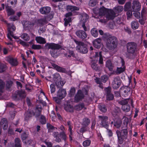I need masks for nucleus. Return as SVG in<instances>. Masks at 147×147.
<instances>
[{"label": "nucleus", "mask_w": 147, "mask_h": 147, "mask_svg": "<svg viewBox=\"0 0 147 147\" xmlns=\"http://www.w3.org/2000/svg\"><path fill=\"white\" fill-rule=\"evenodd\" d=\"M91 32L92 35L93 36L95 37L97 36L98 33V30L96 28H94L92 29Z\"/></svg>", "instance_id": "obj_49"}, {"label": "nucleus", "mask_w": 147, "mask_h": 147, "mask_svg": "<svg viewBox=\"0 0 147 147\" xmlns=\"http://www.w3.org/2000/svg\"><path fill=\"white\" fill-rule=\"evenodd\" d=\"M47 128L48 129V131L49 132H51V130H54L55 129H57V128L55 127L49 123H47Z\"/></svg>", "instance_id": "obj_52"}, {"label": "nucleus", "mask_w": 147, "mask_h": 147, "mask_svg": "<svg viewBox=\"0 0 147 147\" xmlns=\"http://www.w3.org/2000/svg\"><path fill=\"white\" fill-rule=\"evenodd\" d=\"M115 13L114 11L111 9L108 10L106 14V17L107 20L113 19L115 17Z\"/></svg>", "instance_id": "obj_15"}, {"label": "nucleus", "mask_w": 147, "mask_h": 147, "mask_svg": "<svg viewBox=\"0 0 147 147\" xmlns=\"http://www.w3.org/2000/svg\"><path fill=\"white\" fill-rule=\"evenodd\" d=\"M33 116H35L34 110H29L25 114V119L26 120H28L30 117Z\"/></svg>", "instance_id": "obj_20"}, {"label": "nucleus", "mask_w": 147, "mask_h": 147, "mask_svg": "<svg viewBox=\"0 0 147 147\" xmlns=\"http://www.w3.org/2000/svg\"><path fill=\"white\" fill-rule=\"evenodd\" d=\"M61 78L59 74L56 73L53 75V79L56 81L61 79Z\"/></svg>", "instance_id": "obj_60"}, {"label": "nucleus", "mask_w": 147, "mask_h": 147, "mask_svg": "<svg viewBox=\"0 0 147 147\" xmlns=\"http://www.w3.org/2000/svg\"><path fill=\"white\" fill-rule=\"evenodd\" d=\"M67 124L69 127L68 131H69V138L70 140V141H71L72 140V127L71 125V123L70 121H67Z\"/></svg>", "instance_id": "obj_27"}, {"label": "nucleus", "mask_w": 147, "mask_h": 147, "mask_svg": "<svg viewBox=\"0 0 147 147\" xmlns=\"http://www.w3.org/2000/svg\"><path fill=\"white\" fill-rule=\"evenodd\" d=\"M122 121L120 119H117L115 121L114 124V126L117 128H119L121 127Z\"/></svg>", "instance_id": "obj_40"}, {"label": "nucleus", "mask_w": 147, "mask_h": 147, "mask_svg": "<svg viewBox=\"0 0 147 147\" xmlns=\"http://www.w3.org/2000/svg\"><path fill=\"white\" fill-rule=\"evenodd\" d=\"M42 109L41 105H38L36 106L35 108L34 109V110L35 111L34 115L36 117H38L40 115Z\"/></svg>", "instance_id": "obj_21"}, {"label": "nucleus", "mask_w": 147, "mask_h": 147, "mask_svg": "<svg viewBox=\"0 0 147 147\" xmlns=\"http://www.w3.org/2000/svg\"><path fill=\"white\" fill-rule=\"evenodd\" d=\"M73 40L77 45L76 48L80 52L83 53H87L88 50L86 47V45L84 42L77 41L74 38Z\"/></svg>", "instance_id": "obj_6"}, {"label": "nucleus", "mask_w": 147, "mask_h": 147, "mask_svg": "<svg viewBox=\"0 0 147 147\" xmlns=\"http://www.w3.org/2000/svg\"><path fill=\"white\" fill-rule=\"evenodd\" d=\"M21 37L22 39L26 41L29 40L30 39L29 35L27 33H24L22 34Z\"/></svg>", "instance_id": "obj_44"}, {"label": "nucleus", "mask_w": 147, "mask_h": 147, "mask_svg": "<svg viewBox=\"0 0 147 147\" xmlns=\"http://www.w3.org/2000/svg\"><path fill=\"white\" fill-rule=\"evenodd\" d=\"M123 123V125L122 128H126L128 122V119L127 117L124 116L122 118Z\"/></svg>", "instance_id": "obj_37"}, {"label": "nucleus", "mask_w": 147, "mask_h": 147, "mask_svg": "<svg viewBox=\"0 0 147 147\" xmlns=\"http://www.w3.org/2000/svg\"><path fill=\"white\" fill-rule=\"evenodd\" d=\"M38 24L40 25V26H42L45 24L47 23L44 18L42 19H39L38 20Z\"/></svg>", "instance_id": "obj_45"}, {"label": "nucleus", "mask_w": 147, "mask_h": 147, "mask_svg": "<svg viewBox=\"0 0 147 147\" xmlns=\"http://www.w3.org/2000/svg\"><path fill=\"white\" fill-rule=\"evenodd\" d=\"M115 11L118 13L121 12L123 9V7L122 6H118L115 7Z\"/></svg>", "instance_id": "obj_58"}, {"label": "nucleus", "mask_w": 147, "mask_h": 147, "mask_svg": "<svg viewBox=\"0 0 147 147\" xmlns=\"http://www.w3.org/2000/svg\"><path fill=\"white\" fill-rule=\"evenodd\" d=\"M132 9V8H131V3L130 2H128L126 3L124 7V10L126 11L128 10Z\"/></svg>", "instance_id": "obj_41"}, {"label": "nucleus", "mask_w": 147, "mask_h": 147, "mask_svg": "<svg viewBox=\"0 0 147 147\" xmlns=\"http://www.w3.org/2000/svg\"><path fill=\"white\" fill-rule=\"evenodd\" d=\"M53 16L52 14H49L46 16H45L44 18L46 20L47 22L48 23V22L50 21L52 18H53Z\"/></svg>", "instance_id": "obj_61"}, {"label": "nucleus", "mask_w": 147, "mask_h": 147, "mask_svg": "<svg viewBox=\"0 0 147 147\" xmlns=\"http://www.w3.org/2000/svg\"><path fill=\"white\" fill-rule=\"evenodd\" d=\"M51 10V8L49 7H41L39 9L40 12L42 14L46 15L49 13Z\"/></svg>", "instance_id": "obj_19"}, {"label": "nucleus", "mask_w": 147, "mask_h": 147, "mask_svg": "<svg viewBox=\"0 0 147 147\" xmlns=\"http://www.w3.org/2000/svg\"><path fill=\"white\" fill-rule=\"evenodd\" d=\"M31 48L34 50H40L42 48V47L40 45L33 44L32 45Z\"/></svg>", "instance_id": "obj_54"}, {"label": "nucleus", "mask_w": 147, "mask_h": 147, "mask_svg": "<svg viewBox=\"0 0 147 147\" xmlns=\"http://www.w3.org/2000/svg\"><path fill=\"white\" fill-rule=\"evenodd\" d=\"M121 63L122 67H117L116 72L117 74H120L125 70L126 67L124 65L125 61L123 59H121Z\"/></svg>", "instance_id": "obj_17"}, {"label": "nucleus", "mask_w": 147, "mask_h": 147, "mask_svg": "<svg viewBox=\"0 0 147 147\" xmlns=\"http://www.w3.org/2000/svg\"><path fill=\"white\" fill-rule=\"evenodd\" d=\"M64 109L67 112H73L74 111L73 107L69 104H65L64 106Z\"/></svg>", "instance_id": "obj_25"}, {"label": "nucleus", "mask_w": 147, "mask_h": 147, "mask_svg": "<svg viewBox=\"0 0 147 147\" xmlns=\"http://www.w3.org/2000/svg\"><path fill=\"white\" fill-rule=\"evenodd\" d=\"M92 10L93 13L96 15H98L99 16H102L106 14L108 9L102 6L99 10L97 8H95L93 9Z\"/></svg>", "instance_id": "obj_9"}, {"label": "nucleus", "mask_w": 147, "mask_h": 147, "mask_svg": "<svg viewBox=\"0 0 147 147\" xmlns=\"http://www.w3.org/2000/svg\"><path fill=\"white\" fill-rule=\"evenodd\" d=\"M141 5L139 1L137 0H134L132 3V11L136 12L140 10Z\"/></svg>", "instance_id": "obj_11"}, {"label": "nucleus", "mask_w": 147, "mask_h": 147, "mask_svg": "<svg viewBox=\"0 0 147 147\" xmlns=\"http://www.w3.org/2000/svg\"><path fill=\"white\" fill-rule=\"evenodd\" d=\"M121 83V80L119 77H117L114 78L112 82V86L115 89H117L120 86Z\"/></svg>", "instance_id": "obj_12"}, {"label": "nucleus", "mask_w": 147, "mask_h": 147, "mask_svg": "<svg viewBox=\"0 0 147 147\" xmlns=\"http://www.w3.org/2000/svg\"><path fill=\"white\" fill-rule=\"evenodd\" d=\"M120 112V109L118 107L115 108L111 112L112 115L114 117H117Z\"/></svg>", "instance_id": "obj_34"}, {"label": "nucleus", "mask_w": 147, "mask_h": 147, "mask_svg": "<svg viewBox=\"0 0 147 147\" xmlns=\"http://www.w3.org/2000/svg\"><path fill=\"white\" fill-rule=\"evenodd\" d=\"M83 120L82 125L84 126L87 127L90 123V120L88 118L85 117L84 118Z\"/></svg>", "instance_id": "obj_43"}, {"label": "nucleus", "mask_w": 147, "mask_h": 147, "mask_svg": "<svg viewBox=\"0 0 147 147\" xmlns=\"http://www.w3.org/2000/svg\"><path fill=\"white\" fill-rule=\"evenodd\" d=\"M65 82V81H61V79H60L58 81L56 80L55 82V84L58 87L61 88L64 85Z\"/></svg>", "instance_id": "obj_36"}, {"label": "nucleus", "mask_w": 147, "mask_h": 147, "mask_svg": "<svg viewBox=\"0 0 147 147\" xmlns=\"http://www.w3.org/2000/svg\"><path fill=\"white\" fill-rule=\"evenodd\" d=\"M6 60L12 66H16L18 65V62L17 59L15 58H13L11 56H8L6 58Z\"/></svg>", "instance_id": "obj_14"}, {"label": "nucleus", "mask_w": 147, "mask_h": 147, "mask_svg": "<svg viewBox=\"0 0 147 147\" xmlns=\"http://www.w3.org/2000/svg\"><path fill=\"white\" fill-rule=\"evenodd\" d=\"M120 92L122 96L126 97H128L131 93V89L128 86L121 88L120 89Z\"/></svg>", "instance_id": "obj_10"}, {"label": "nucleus", "mask_w": 147, "mask_h": 147, "mask_svg": "<svg viewBox=\"0 0 147 147\" xmlns=\"http://www.w3.org/2000/svg\"><path fill=\"white\" fill-rule=\"evenodd\" d=\"M147 13V11L146 9H143L141 11V18H144V19H146V14Z\"/></svg>", "instance_id": "obj_53"}, {"label": "nucleus", "mask_w": 147, "mask_h": 147, "mask_svg": "<svg viewBox=\"0 0 147 147\" xmlns=\"http://www.w3.org/2000/svg\"><path fill=\"white\" fill-rule=\"evenodd\" d=\"M52 136L54 137L55 140L57 142H61V138H59V133L57 131H53Z\"/></svg>", "instance_id": "obj_24"}, {"label": "nucleus", "mask_w": 147, "mask_h": 147, "mask_svg": "<svg viewBox=\"0 0 147 147\" xmlns=\"http://www.w3.org/2000/svg\"><path fill=\"white\" fill-rule=\"evenodd\" d=\"M98 107L102 112L105 113L107 111V108L105 105L100 104L98 105Z\"/></svg>", "instance_id": "obj_47"}, {"label": "nucleus", "mask_w": 147, "mask_h": 147, "mask_svg": "<svg viewBox=\"0 0 147 147\" xmlns=\"http://www.w3.org/2000/svg\"><path fill=\"white\" fill-rule=\"evenodd\" d=\"M98 119L100 121V124L103 127L107 129L109 127L108 122V117L106 115H99L98 116Z\"/></svg>", "instance_id": "obj_8"}, {"label": "nucleus", "mask_w": 147, "mask_h": 147, "mask_svg": "<svg viewBox=\"0 0 147 147\" xmlns=\"http://www.w3.org/2000/svg\"><path fill=\"white\" fill-rule=\"evenodd\" d=\"M64 26H67L69 24V26H70L71 25L69 24V23L71 22L72 21V18H64Z\"/></svg>", "instance_id": "obj_50"}, {"label": "nucleus", "mask_w": 147, "mask_h": 147, "mask_svg": "<svg viewBox=\"0 0 147 147\" xmlns=\"http://www.w3.org/2000/svg\"><path fill=\"white\" fill-rule=\"evenodd\" d=\"M15 147H22V142L19 138H17L15 139Z\"/></svg>", "instance_id": "obj_39"}, {"label": "nucleus", "mask_w": 147, "mask_h": 147, "mask_svg": "<svg viewBox=\"0 0 147 147\" xmlns=\"http://www.w3.org/2000/svg\"><path fill=\"white\" fill-rule=\"evenodd\" d=\"M75 92V88L74 87L71 88L70 90V92L69 94V96L71 97L73 96Z\"/></svg>", "instance_id": "obj_59"}, {"label": "nucleus", "mask_w": 147, "mask_h": 147, "mask_svg": "<svg viewBox=\"0 0 147 147\" xmlns=\"http://www.w3.org/2000/svg\"><path fill=\"white\" fill-rule=\"evenodd\" d=\"M106 44L107 47L108 49L113 50L117 46V39L114 36H109L107 38Z\"/></svg>", "instance_id": "obj_3"}, {"label": "nucleus", "mask_w": 147, "mask_h": 147, "mask_svg": "<svg viewBox=\"0 0 147 147\" xmlns=\"http://www.w3.org/2000/svg\"><path fill=\"white\" fill-rule=\"evenodd\" d=\"M106 66L110 71H113L114 66L111 60H109L106 61Z\"/></svg>", "instance_id": "obj_30"}, {"label": "nucleus", "mask_w": 147, "mask_h": 147, "mask_svg": "<svg viewBox=\"0 0 147 147\" xmlns=\"http://www.w3.org/2000/svg\"><path fill=\"white\" fill-rule=\"evenodd\" d=\"M127 52V55L129 57L130 55L133 54L135 52L137 47V44L134 42H128L126 45Z\"/></svg>", "instance_id": "obj_5"}, {"label": "nucleus", "mask_w": 147, "mask_h": 147, "mask_svg": "<svg viewBox=\"0 0 147 147\" xmlns=\"http://www.w3.org/2000/svg\"><path fill=\"white\" fill-rule=\"evenodd\" d=\"M66 94L65 90L60 89L57 92V96L60 99H63L66 96Z\"/></svg>", "instance_id": "obj_18"}, {"label": "nucleus", "mask_w": 147, "mask_h": 147, "mask_svg": "<svg viewBox=\"0 0 147 147\" xmlns=\"http://www.w3.org/2000/svg\"><path fill=\"white\" fill-rule=\"evenodd\" d=\"M26 95L24 91L23 90L18 91V94L16 96V98H24L26 97Z\"/></svg>", "instance_id": "obj_32"}, {"label": "nucleus", "mask_w": 147, "mask_h": 147, "mask_svg": "<svg viewBox=\"0 0 147 147\" xmlns=\"http://www.w3.org/2000/svg\"><path fill=\"white\" fill-rule=\"evenodd\" d=\"M91 66L92 68L96 71H99L100 70V67L95 62L92 63Z\"/></svg>", "instance_id": "obj_38"}, {"label": "nucleus", "mask_w": 147, "mask_h": 147, "mask_svg": "<svg viewBox=\"0 0 147 147\" xmlns=\"http://www.w3.org/2000/svg\"><path fill=\"white\" fill-rule=\"evenodd\" d=\"M127 11L126 14L127 16V19H128L129 18H130L132 16V12L133 11L131 9V10H128Z\"/></svg>", "instance_id": "obj_64"}, {"label": "nucleus", "mask_w": 147, "mask_h": 147, "mask_svg": "<svg viewBox=\"0 0 147 147\" xmlns=\"http://www.w3.org/2000/svg\"><path fill=\"white\" fill-rule=\"evenodd\" d=\"M28 137V135L25 132L23 133L21 135V137L23 141L26 139Z\"/></svg>", "instance_id": "obj_62"}, {"label": "nucleus", "mask_w": 147, "mask_h": 147, "mask_svg": "<svg viewBox=\"0 0 147 147\" xmlns=\"http://www.w3.org/2000/svg\"><path fill=\"white\" fill-rule=\"evenodd\" d=\"M131 28L134 30L137 29L139 26V24L137 20L132 21L131 23Z\"/></svg>", "instance_id": "obj_31"}, {"label": "nucleus", "mask_w": 147, "mask_h": 147, "mask_svg": "<svg viewBox=\"0 0 147 147\" xmlns=\"http://www.w3.org/2000/svg\"><path fill=\"white\" fill-rule=\"evenodd\" d=\"M89 16L86 13L82 14L80 24L83 28L84 30H78L76 32V34L79 38L83 40L87 37V34L86 31H87V29L89 28V26L88 24Z\"/></svg>", "instance_id": "obj_1"}, {"label": "nucleus", "mask_w": 147, "mask_h": 147, "mask_svg": "<svg viewBox=\"0 0 147 147\" xmlns=\"http://www.w3.org/2000/svg\"><path fill=\"white\" fill-rule=\"evenodd\" d=\"M17 3V0H7V4L8 5L10 3L11 5L15 6Z\"/></svg>", "instance_id": "obj_57"}, {"label": "nucleus", "mask_w": 147, "mask_h": 147, "mask_svg": "<svg viewBox=\"0 0 147 147\" xmlns=\"http://www.w3.org/2000/svg\"><path fill=\"white\" fill-rule=\"evenodd\" d=\"M94 46L96 48L99 49L101 46V40L100 38H97L94 40L93 43Z\"/></svg>", "instance_id": "obj_26"}, {"label": "nucleus", "mask_w": 147, "mask_h": 147, "mask_svg": "<svg viewBox=\"0 0 147 147\" xmlns=\"http://www.w3.org/2000/svg\"><path fill=\"white\" fill-rule=\"evenodd\" d=\"M50 90L51 93H53L55 91V87L54 84H51L50 86Z\"/></svg>", "instance_id": "obj_63"}, {"label": "nucleus", "mask_w": 147, "mask_h": 147, "mask_svg": "<svg viewBox=\"0 0 147 147\" xmlns=\"http://www.w3.org/2000/svg\"><path fill=\"white\" fill-rule=\"evenodd\" d=\"M60 137L61 139L65 141L67 140V137L65 132H61L59 133V138Z\"/></svg>", "instance_id": "obj_51"}, {"label": "nucleus", "mask_w": 147, "mask_h": 147, "mask_svg": "<svg viewBox=\"0 0 147 147\" xmlns=\"http://www.w3.org/2000/svg\"><path fill=\"white\" fill-rule=\"evenodd\" d=\"M5 7L6 9L8 16H10L13 15L15 13V11L8 5H6Z\"/></svg>", "instance_id": "obj_33"}, {"label": "nucleus", "mask_w": 147, "mask_h": 147, "mask_svg": "<svg viewBox=\"0 0 147 147\" xmlns=\"http://www.w3.org/2000/svg\"><path fill=\"white\" fill-rule=\"evenodd\" d=\"M51 63L53 68L58 72L62 73H65L66 72V70L65 68L61 67L54 63Z\"/></svg>", "instance_id": "obj_16"}, {"label": "nucleus", "mask_w": 147, "mask_h": 147, "mask_svg": "<svg viewBox=\"0 0 147 147\" xmlns=\"http://www.w3.org/2000/svg\"><path fill=\"white\" fill-rule=\"evenodd\" d=\"M88 129L89 128L87 126H83L80 128L79 131L80 133L83 134L87 131Z\"/></svg>", "instance_id": "obj_55"}, {"label": "nucleus", "mask_w": 147, "mask_h": 147, "mask_svg": "<svg viewBox=\"0 0 147 147\" xmlns=\"http://www.w3.org/2000/svg\"><path fill=\"white\" fill-rule=\"evenodd\" d=\"M61 48V46L57 44L54 43H47L45 45L44 48L45 50H49L51 49L50 53L52 56L54 58H57L58 56L57 50Z\"/></svg>", "instance_id": "obj_2"}, {"label": "nucleus", "mask_w": 147, "mask_h": 147, "mask_svg": "<svg viewBox=\"0 0 147 147\" xmlns=\"http://www.w3.org/2000/svg\"><path fill=\"white\" fill-rule=\"evenodd\" d=\"M88 92V91L85 89H83L82 90H78L75 96L74 101L78 102L82 100L84 97V94H87Z\"/></svg>", "instance_id": "obj_7"}, {"label": "nucleus", "mask_w": 147, "mask_h": 147, "mask_svg": "<svg viewBox=\"0 0 147 147\" xmlns=\"http://www.w3.org/2000/svg\"><path fill=\"white\" fill-rule=\"evenodd\" d=\"M122 109L125 112L129 111L130 109V106L128 105H124L122 106Z\"/></svg>", "instance_id": "obj_48"}, {"label": "nucleus", "mask_w": 147, "mask_h": 147, "mask_svg": "<svg viewBox=\"0 0 147 147\" xmlns=\"http://www.w3.org/2000/svg\"><path fill=\"white\" fill-rule=\"evenodd\" d=\"M105 93L106 94V98L107 100H112L114 98V96L111 93V88L110 87H108L105 89Z\"/></svg>", "instance_id": "obj_13"}, {"label": "nucleus", "mask_w": 147, "mask_h": 147, "mask_svg": "<svg viewBox=\"0 0 147 147\" xmlns=\"http://www.w3.org/2000/svg\"><path fill=\"white\" fill-rule=\"evenodd\" d=\"M67 11H78L79 10V8L76 6L71 5H68L67 7Z\"/></svg>", "instance_id": "obj_35"}, {"label": "nucleus", "mask_w": 147, "mask_h": 147, "mask_svg": "<svg viewBox=\"0 0 147 147\" xmlns=\"http://www.w3.org/2000/svg\"><path fill=\"white\" fill-rule=\"evenodd\" d=\"M35 40L37 43L40 44H44L46 42L45 38L40 36L36 37Z\"/></svg>", "instance_id": "obj_28"}, {"label": "nucleus", "mask_w": 147, "mask_h": 147, "mask_svg": "<svg viewBox=\"0 0 147 147\" xmlns=\"http://www.w3.org/2000/svg\"><path fill=\"white\" fill-rule=\"evenodd\" d=\"M83 108H84V109H86V108L84 107V105L83 103L79 104L75 107V109L77 111L81 110Z\"/></svg>", "instance_id": "obj_42"}, {"label": "nucleus", "mask_w": 147, "mask_h": 147, "mask_svg": "<svg viewBox=\"0 0 147 147\" xmlns=\"http://www.w3.org/2000/svg\"><path fill=\"white\" fill-rule=\"evenodd\" d=\"M1 125L4 130H6L8 127V122L6 119L2 118L1 120Z\"/></svg>", "instance_id": "obj_29"}, {"label": "nucleus", "mask_w": 147, "mask_h": 147, "mask_svg": "<svg viewBox=\"0 0 147 147\" xmlns=\"http://www.w3.org/2000/svg\"><path fill=\"white\" fill-rule=\"evenodd\" d=\"M117 135L118 143L120 144H122L124 140L127 137L128 131L127 128L123 129L121 131L117 130L116 131Z\"/></svg>", "instance_id": "obj_4"}, {"label": "nucleus", "mask_w": 147, "mask_h": 147, "mask_svg": "<svg viewBox=\"0 0 147 147\" xmlns=\"http://www.w3.org/2000/svg\"><path fill=\"white\" fill-rule=\"evenodd\" d=\"M8 27V34H9L11 36H13V32L11 31L12 30L13 31H14L16 30V27L13 24L12 26L9 24H7Z\"/></svg>", "instance_id": "obj_23"}, {"label": "nucleus", "mask_w": 147, "mask_h": 147, "mask_svg": "<svg viewBox=\"0 0 147 147\" xmlns=\"http://www.w3.org/2000/svg\"><path fill=\"white\" fill-rule=\"evenodd\" d=\"M91 141L90 140H86L83 142V146L85 147H87L90 145Z\"/></svg>", "instance_id": "obj_56"}, {"label": "nucleus", "mask_w": 147, "mask_h": 147, "mask_svg": "<svg viewBox=\"0 0 147 147\" xmlns=\"http://www.w3.org/2000/svg\"><path fill=\"white\" fill-rule=\"evenodd\" d=\"M99 57V60L98 63L100 65H102L103 64V59L102 55L101 52H95V55L94 56V57L95 58Z\"/></svg>", "instance_id": "obj_22"}, {"label": "nucleus", "mask_w": 147, "mask_h": 147, "mask_svg": "<svg viewBox=\"0 0 147 147\" xmlns=\"http://www.w3.org/2000/svg\"><path fill=\"white\" fill-rule=\"evenodd\" d=\"M40 117L39 119V121L42 124H45L46 123V120L45 117L42 115H40Z\"/></svg>", "instance_id": "obj_46"}]
</instances>
